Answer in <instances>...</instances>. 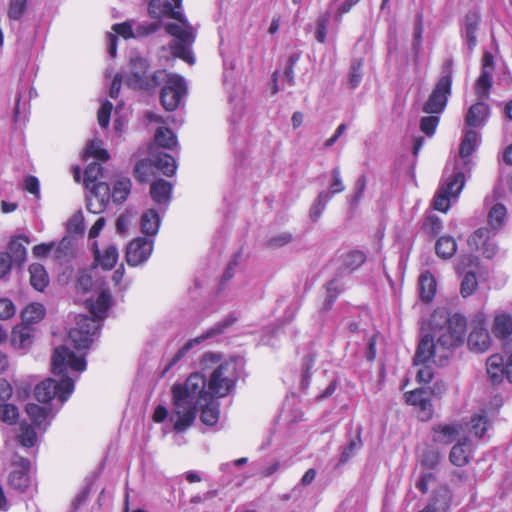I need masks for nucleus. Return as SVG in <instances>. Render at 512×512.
<instances>
[{
  "label": "nucleus",
  "mask_w": 512,
  "mask_h": 512,
  "mask_svg": "<svg viewBox=\"0 0 512 512\" xmlns=\"http://www.w3.org/2000/svg\"><path fill=\"white\" fill-rule=\"evenodd\" d=\"M487 374L493 383H500L506 377L505 360L502 355H491L486 363Z\"/></svg>",
  "instance_id": "obj_21"
},
{
  "label": "nucleus",
  "mask_w": 512,
  "mask_h": 512,
  "mask_svg": "<svg viewBox=\"0 0 512 512\" xmlns=\"http://www.w3.org/2000/svg\"><path fill=\"white\" fill-rule=\"evenodd\" d=\"M439 118L437 116H426L421 119L420 128L426 135L431 136L434 134L438 125Z\"/></svg>",
  "instance_id": "obj_61"
},
{
  "label": "nucleus",
  "mask_w": 512,
  "mask_h": 512,
  "mask_svg": "<svg viewBox=\"0 0 512 512\" xmlns=\"http://www.w3.org/2000/svg\"><path fill=\"white\" fill-rule=\"evenodd\" d=\"M45 308L40 303H31L22 312V319L25 324H34L44 318Z\"/></svg>",
  "instance_id": "obj_36"
},
{
  "label": "nucleus",
  "mask_w": 512,
  "mask_h": 512,
  "mask_svg": "<svg viewBox=\"0 0 512 512\" xmlns=\"http://www.w3.org/2000/svg\"><path fill=\"white\" fill-rule=\"evenodd\" d=\"M156 143L166 149H172L177 145V139L175 134L165 127H161L156 131L155 134Z\"/></svg>",
  "instance_id": "obj_41"
},
{
  "label": "nucleus",
  "mask_w": 512,
  "mask_h": 512,
  "mask_svg": "<svg viewBox=\"0 0 512 512\" xmlns=\"http://www.w3.org/2000/svg\"><path fill=\"white\" fill-rule=\"evenodd\" d=\"M342 269L353 272L361 267L366 261V255L359 250H352L342 255Z\"/></svg>",
  "instance_id": "obj_32"
},
{
  "label": "nucleus",
  "mask_w": 512,
  "mask_h": 512,
  "mask_svg": "<svg viewBox=\"0 0 512 512\" xmlns=\"http://www.w3.org/2000/svg\"><path fill=\"white\" fill-rule=\"evenodd\" d=\"M441 456L437 451L427 449L422 456V464L428 468H435L440 462Z\"/></svg>",
  "instance_id": "obj_63"
},
{
  "label": "nucleus",
  "mask_w": 512,
  "mask_h": 512,
  "mask_svg": "<svg viewBox=\"0 0 512 512\" xmlns=\"http://www.w3.org/2000/svg\"><path fill=\"white\" fill-rule=\"evenodd\" d=\"M153 251V241L144 237L132 240L126 250V261L131 266L144 263Z\"/></svg>",
  "instance_id": "obj_10"
},
{
  "label": "nucleus",
  "mask_w": 512,
  "mask_h": 512,
  "mask_svg": "<svg viewBox=\"0 0 512 512\" xmlns=\"http://www.w3.org/2000/svg\"><path fill=\"white\" fill-rule=\"evenodd\" d=\"M30 284L37 291H43L48 283L49 277L45 268L39 263H33L29 266Z\"/></svg>",
  "instance_id": "obj_30"
},
{
  "label": "nucleus",
  "mask_w": 512,
  "mask_h": 512,
  "mask_svg": "<svg viewBox=\"0 0 512 512\" xmlns=\"http://www.w3.org/2000/svg\"><path fill=\"white\" fill-rule=\"evenodd\" d=\"M112 108H113V105L109 101H106L101 105V107L98 111L97 118H98V123L102 128L108 127Z\"/></svg>",
  "instance_id": "obj_60"
},
{
  "label": "nucleus",
  "mask_w": 512,
  "mask_h": 512,
  "mask_svg": "<svg viewBox=\"0 0 512 512\" xmlns=\"http://www.w3.org/2000/svg\"><path fill=\"white\" fill-rule=\"evenodd\" d=\"M152 81L154 87L163 84L160 94L163 107L167 111L175 110L186 93L184 79L179 75L168 74L166 71L160 70L152 75Z\"/></svg>",
  "instance_id": "obj_7"
},
{
  "label": "nucleus",
  "mask_w": 512,
  "mask_h": 512,
  "mask_svg": "<svg viewBox=\"0 0 512 512\" xmlns=\"http://www.w3.org/2000/svg\"><path fill=\"white\" fill-rule=\"evenodd\" d=\"M131 191V181L128 178H120L114 183L111 197L115 203H123Z\"/></svg>",
  "instance_id": "obj_37"
},
{
  "label": "nucleus",
  "mask_w": 512,
  "mask_h": 512,
  "mask_svg": "<svg viewBox=\"0 0 512 512\" xmlns=\"http://www.w3.org/2000/svg\"><path fill=\"white\" fill-rule=\"evenodd\" d=\"M19 443L24 447H32L37 441V435L32 426L22 423L17 435Z\"/></svg>",
  "instance_id": "obj_44"
},
{
  "label": "nucleus",
  "mask_w": 512,
  "mask_h": 512,
  "mask_svg": "<svg viewBox=\"0 0 512 512\" xmlns=\"http://www.w3.org/2000/svg\"><path fill=\"white\" fill-rule=\"evenodd\" d=\"M362 65L363 63L361 60H355L351 64L348 76V85L352 89L358 87L362 80Z\"/></svg>",
  "instance_id": "obj_54"
},
{
  "label": "nucleus",
  "mask_w": 512,
  "mask_h": 512,
  "mask_svg": "<svg viewBox=\"0 0 512 512\" xmlns=\"http://www.w3.org/2000/svg\"><path fill=\"white\" fill-rule=\"evenodd\" d=\"M488 116V105L484 102H477L468 109L465 122L469 127L478 128L485 124Z\"/></svg>",
  "instance_id": "obj_20"
},
{
  "label": "nucleus",
  "mask_w": 512,
  "mask_h": 512,
  "mask_svg": "<svg viewBox=\"0 0 512 512\" xmlns=\"http://www.w3.org/2000/svg\"><path fill=\"white\" fill-rule=\"evenodd\" d=\"M459 434V428L455 424H440L433 428V441L441 444L452 443Z\"/></svg>",
  "instance_id": "obj_27"
},
{
  "label": "nucleus",
  "mask_w": 512,
  "mask_h": 512,
  "mask_svg": "<svg viewBox=\"0 0 512 512\" xmlns=\"http://www.w3.org/2000/svg\"><path fill=\"white\" fill-rule=\"evenodd\" d=\"M342 290H343V286L341 285V283L339 282L338 279L334 278L331 281H329L326 285L327 295L324 300L322 309L325 311H328L332 307L334 301L336 300L338 295L342 292Z\"/></svg>",
  "instance_id": "obj_39"
},
{
  "label": "nucleus",
  "mask_w": 512,
  "mask_h": 512,
  "mask_svg": "<svg viewBox=\"0 0 512 512\" xmlns=\"http://www.w3.org/2000/svg\"><path fill=\"white\" fill-rule=\"evenodd\" d=\"M102 167L99 163L92 162L90 163L84 173V184L86 186H91L92 183L99 181L102 178Z\"/></svg>",
  "instance_id": "obj_50"
},
{
  "label": "nucleus",
  "mask_w": 512,
  "mask_h": 512,
  "mask_svg": "<svg viewBox=\"0 0 512 512\" xmlns=\"http://www.w3.org/2000/svg\"><path fill=\"white\" fill-rule=\"evenodd\" d=\"M33 331L28 324L15 327L11 333V345L16 349H25L32 344Z\"/></svg>",
  "instance_id": "obj_26"
},
{
  "label": "nucleus",
  "mask_w": 512,
  "mask_h": 512,
  "mask_svg": "<svg viewBox=\"0 0 512 512\" xmlns=\"http://www.w3.org/2000/svg\"><path fill=\"white\" fill-rule=\"evenodd\" d=\"M160 227L159 214L154 209H149L141 217V230L144 234L154 236Z\"/></svg>",
  "instance_id": "obj_31"
},
{
  "label": "nucleus",
  "mask_w": 512,
  "mask_h": 512,
  "mask_svg": "<svg viewBox=\"0 0 512 512\" xmlns=\"http://www.w3.org/2000/svg\"><path fill=\"white\" fill-rule=\"evenodd\" d=\"M112 304V297L108 290H102L97 298L92 297L85 300L86 308L92 314V318L87 315H78L76 317V326L69 332V340L76 349H87L94 341L96 332L100 329V321L103 320Z\"/></svg>",
  "instance_id": "obj_5"
},
{
  "label": "nucleus",
  "mask_w": 512,
  "mask_h": 512,
  "mask_svg": "<svg viewBox=\"0 0 512 512\" xmlns=\"http://www.w3.org/2000/svg\"><path fill=\"white\" fill-rule=\"evenodd\" d=\"M154 162L153 160L144 159L137 162L134 168V176L140 182H146L154 173Z\"/></svg>",
  "instance_id": "obj_40"
},
{
  "label": "nucleus",
  "mask_w": 512,
  "mask_h": 512,
  "mask_svg": "<svg viewBox=\"0 0 512 512\" xmlns=\"http://www.w3.org/2000/svg\"><path fill=\"white\" fill-rule=\"evenodd\" d=\"M19 417L18 409L10 403L0 404V420L6 424H15Z\"/></svg>",
  "instance_id": "obj_47"
},
{
  "label": "nucleus",
  "mask_w": 512,
  "mask_h": 512,
  "mask_svg": "<svg viewBox=\"0 0 512 512\" xmlns=\"http://www.w3.org/2000/svg\"><path fill=\"white\" fill-rule=\"evenodd\" d=\"M479 23V17L476 13H469L465 17L464 35L467 40L468 48L470 51L476 46V30Z\"/></svg>",
  "instance_id": "obj_33"
},
{
  "label": "nucleus",
  "mask_w": 512,
  "mask_h": 512,
  "mask_svg": "<svg viewBox=\"0 0 512 512\" xmlns=\"http://www.w3.org/2000/svg\"><path fill=\"white\" fill-rule=\"evenodd\" d=\"M201 409V420L204 424L212 426L217 423L219 418L218 405L214 403L213 399L209 400L207 404L198 406Z\"/></svg>",
  "instance_id": "obj_38"
},
{
  "label": "nucleus",
  "mask_w": 512,
  "mask_h": 512,
  "mask_svg": "<svg viewBox=\"0 0 512 512\" xmlns=\"http://www.w3.org/2000/svg\"><path fill=\"white\" fill-rule=\"evenodd\" d=\"M435 250L439 257L449 259L455 254L457 244L454 238L450 236H443L437 240Z\"/></svg>",
  "instance_id": "obj_35"
},
{
  "label": "nucleus",
  "mask_w": 512,
  "mask_h": 512,
  "mask_svg": "<svg viewBox=\"0 0 512 512\" xmlns=\"http://www.w3.org/2000/svg\"><path fill=\"white\" fill-rule=\"evenodd\" d=\"M26 412L39 429H46L55 415L51 408L42 407L34 403L27 404Z\"/></svg>",
  "instance_id": "obj_17"
},
{
  "label": "nucleus",
  "mask_w": 512,
  "mask_h": 512,
  "mask_svg": "<svg viewBox=\"0 0 512 512\" xmlns=\"http://www.w3.org/2000/svg\"><path fill=\"white\" fill-rule=\"evenodd\" d=\"M453 61L448 59L443 64V76L439 79L427 102L423 107V111L428 114L441 113L446 104L448 96L451 92L452 85Z\"/></svg>",
  "instance_id": "obj_8"
},
{
  "label": "nucleus",
  "mask_w": 512,
  "mask_h": 512,
  "mask_svg": "<svg viewBox=\"0 0 512 512\" xmlns=\"http://www.w3.org/2000/svg\"><path fill=\"white\" fill-rule=\"evenodd\" d=\"M478 286L476 276L472 272L465 274L461 281V294L463 297H468L474 293Z\"/></svg>",
  "instance_id": "obj_56"
},
{
  "label": "nucleus",
  "mask_w": 512,
  "mask_h": 512,
  "mask_svg": "<svg viewBox=\"0 0 512 512\" xmlns=\"http://www.w3.org/2000/svg\"><path fill=\"white\" fill-rule=\"evenodd\" d=\"M490 230L487 228H479L468 238V245L471 249L480 251L481 246H486L490 240Z\"/></svg>",
  "instance_id": "obj_43"
},
{
  "label": "nucleus",
  "mask_w": 512,
  "mask_h": 512,
  "mask_svg": "<svg viewBox=\"0 0 512 512\" xmlns=\"http://www.w3.org/2000/svg\"><path fill=\"white\" fill-rule=\"evenodd\" d=\"M361 447H362V441L358 434L355 436V438L351 439L349 441V443L347 444V446L344 448L341 458H340V463L341 464L346 463L349 459H351L356 454L357 451H359L361 449Z\"/></svg>",
  "instance_id": "obj_53"
},
{
  "label": "nucleus",
  "mask_w": 512,
  "mask_h": 512,
  "mask_svg": "<svg viewBox=\"0 0 512 512\" xmlns=\"http://www.w3.org/2000/svg\"><path fill=\"white\" fill-rule=\"evenodd\" d=\"M181 3L182 0H151L149 14L155 19L169 17L176 20V22L165 26L166 32L174 37L170 45L172 54L193 64L194 58L190 47L195 41V31L180 11Z\"/></svg>",
  "instance_id": "obj_4"
},
{
  "label": "nucleus",
  "mask_w": 512,
  "mask_h": 512,
  "mask_svg": "<svg viewBox=\"0 0 512 512\" xmlns=\"http://www.w3.org/2000/svg\"><path fill=\"white\" fill-rule=\"evenodd\" d=\"M292 239L293 236L291 233L281 232L269 239L268 246L272 248H280L290 243Z\"/></svg>",
  "instance_id": "obj_62"
},
{
  "label": "nucleus",
  "mask_w": 512,
  "mask_h": 512,
  "mask_svg": "<svg viewBox=\"0 0 512 512\" xmlns=\"http://www.w3.org/2000/svg\"><path fill=\"white\" fill-rule=\"evenodd\" d=\"M206 378L200 373H192L184 383H176L172 388L174 429L182 432L193 423L198 406L207 404L213 395L206 390Z\"/></svg>",
  "instance_id": "obj_3"
},
{
  "label": "nucleus",
  "mask_w": 512,
  "mask_h": 512,
  "mask_svg": "<svg viewBox=\"0 0 512 512\" xmlns=\"http://www.w3.org/2000/svg\"><path fill=\"white\" fill-rule=\"evenodd\" d=\"M223 325H217L205 333H203L201 336L194 338L193 340L186 343L172 358V360L169 362V364L164 369L163 373H166L172 366H174L185 354L186 352L195 344H199L203 340H206L208 338H211L215 335H218L223 332Z\"/></svg>",
  "instance_id": "obj_19"
},
{
  "label": "nucleus",
  "mask_w": 512,
  "mask_h": 512,
  "mask_svg": "<svg viewBox=\"0 0 512 512\" xmlns=\"http://www.w3.org/2000/svg\"><path fill=\"white\" fill-rule=\"evenodd\" d=\"M26 412L39 429H46L55 415L51 408L42 407L34 403L27 404Z\"/></svg>",
  "instance_id": "obj_18"
},
{
  "label": "nucleus",
  "mask_w": 512,
  "mask_h": 512,
  "mask_svg": "<svg viewBox=\"0 0 512 512\" xmlns=\"http://www.w3.org/2000/svg\"><path fill=\"white\" fill-rule=\"evenodd\" d=\"M155 168L161 171L165 176L171 177L175 174L177 165L175 159L166 153H159L153 160Z\"/></svg>",
  "instance_id": "obj_34"
},
{
  "label": "nucleus",
  "mask_w": 512,
  "mask_h": 512,
  "mask_svg": "<svg viewBox=\"0 0 512 512\" xmlns=\"http://www.w3.org/2000/svg\"><path fill=\"white\" fill-rule=\"evenodd\" d=\"M331 12L326 11L319 15L316 20L315 39L319 43H325L327 38V28L330 24Z\"/></svg>",
  "instance_id": "obj_42"
},
{
  "label": "nucleus",
  "mask_w": 512,
  "mask_h": 512,
  "mask_svg": "<svg viewBox=\"0 0 512 512\" xmlns=\"http://www.w3.org/2000/svg\"><path fill=\"white\" fill-rule=\"evenodd\" d=\"M468 442L467 438H463L452 447L449 459L453 465L462 467L469 462L470 446Z\"/></svg>",
  "instance_id": "obj_25"
},
{
  "label": "nucleus",
  "mask_w": 512,
  "mask_h": 512,
  "mask_svg": "<svg viewBox=\"0 0 512 512\" xmlns=\"http://www.w3.org/2000/svg\"><path fill=\"white\" fill-rule=\"evenodd\" d=\"M431 332L418 344L414 364H425L432 360L443 365L453 351L463 344L466 334V319L459 315H450L443 308L436 309L430 318Z\"/></svg>",
  "instance_id": "obj_1"
},
{
  "label": "nucleus",
  "mask_w": 512,
  "mask_h": 512,
  "mask_svg": "<svg viewBox=\"0 0 512 512\" xmlns=\"http://www.w3.org/2000/svg\"><path fill=\"white\" fill-rule=\"evenodd\" d=\"M492 332L497 338L505 339L512 334V316L499 313L494 317Z\"/></svg>",
  "instance_id": "obj_29"
},
{
  "label": "nucleus",
  "mask_w": 512,
  "mask_h": 512,
  "mask_svg": "<svg viewBox=\"0 0 512 512\" xmlns=\"http://www.w3.org/2000/svg\"><path fill=\"white\" fill-rule=\"evenodd\" d=\"M86 188L90 191V195L102 199V201L109 202L110 187L107 183L97 181L92 183L91 186H86Z\"/></svg>",
  "instance_id": "obj_49"
},
{
  "label": "nucleus",
  "mask_w": 512,
  "mask_h": 512,
  "mask_svg": "<svg viewBox=\"0 0 512 512\" xmlns=\"http://www.w3.org/2000/svg\"><path fill=\"white\" fill-rule=\"evenodd\" d=\"M478 133L474 130H468L460 144L459 157L461 165L467 166L470 162L469 157L475 150L478 142Z\"/></svg>",
  "instance_id": "obj_23"
},
{
  "label": "nucleus",
  "mask_w": 512,
  "mask_h": 512,
  "mask_svg": "<svg viewBox=\"0 0 512 512\" xmlns=\"http://www.w3.org/2000/svg\"><path fill=\"white\" fill-rule=\"evenodd\" d=\"M22 241L29 243L26 236H17L12 238L8 245L11 261L17 266H22L27 258V250Z\"/></svg>",
  "instance_id": "obj_22"
},
{
  "label": "nucleus",
  "mask_w": 512,
  "mask_h": 512,
  "mask_svg": "<svg viewBox=\"0 0 512 512\" xmlns=\"http://www.w3.org/2000/svg\"><path fill=\"white\" fill-rule=\"evenodd\" d=\"M465 184L464 169L460 167V163L453 166L451 174L447 177L444 184L440 187L445 193L452 198H457Z\"/></svg>",
  "instance_id": "obj_13"
},
{
  "label": "nucleus",
  "mask_w": 512,
  "mask_h": 512,
  "mask_svg": "<svg viewBox=\"0 0 512 512\" xmlns=\"http://www.w3.org/2000/svg\"><path fill=\"white\" fill-rule=\"evenodd\" d=\"M418 283L420 298L425 302H430L435 296L437 287L434 276L429 271H425L421 273Z\"/></svg>",
  "instance_id": "obj_28"
},
{
  "label": "nucleus",
  "mask_w": 512,
  "mask_h": 512,
  "mask_svg": "<svg viewBox=\"0 0 512 512\" xmlns=\"http://www.w3.org/2000/svg\"><path fill=\"white\" fill-rule=\"evenodd\" d=\"M13 470L9 475V484L14 489L25 491L29 484V461L21 456L15 455L12 461Z\"/></svg>",
  "instance_id": "obj_11"
},
{
  "label": "nucleus",
  "mask_w": 512,
  "mask_h": 512,
  "mask_svg": "<svg viewBox=\"0 0 512 512\" xmlns=\"http://www.w3.org/2000/svg\"><path fill=\"white\" fill-rule=\"evenodd\" d=\"M69 234L81 235L84 232V216L81 211L74 213L67 222Z\"/></svg>",
  "instance_id": "obj_51"
},
{
  "label": "nucleus",
  "mask_w": 512,
  "mask_h": 512,
  "mask_svg": "<svg viewBox=\"0 0 512 512\" xmlns=\"http://www.w3.org/2000/svg\"><path fill=\"white\" fill-rule=\"evenodd\" d=\"M331 178L332 180L329 186V191H326V193H329L330 199L334 194L341 193L345 190V185L343 183L339 167L333 168L331 171Z\"/></svg>",
  "instance_id": "obj_52"
},
{
  "label": "nucleus",
  "mask_w": 512,
  "mask_h": 512,
  "mask_svg": "<svg viewBox=\"0 0 512 512\" xmlns=\"http://www.w3.org/2000/svg\"><path fill=\"white\" fill-rule=\"evenodd\" d=\"M491 344L488 330L481 324H476L468 336V346L472 351L485 352Z\"/></svg>",
  "instance_id": "obj_15"
},
{
  "label": "nucleus",
  "mask_w": 512,
  "mask_h": 512,
  "mask_svg": "<svg viewBox=\"0 0 512 512\" xmlns=\"http://www.w3.org/2000/svg\"><path fill=\"white\" fill-rule=\"evenodd\" d=\"M27 0H10L8 8V16L12 20H19L25 9Z\"/></svg>",
  "instance_id": "obj_57"
},
{
  "label": "nucleus",
  "mask_w": 512,
  "mask_h": 512,
  "mask_svg": "<svg viewBox=\"0 0 512 512\" xmlns=\"http://www.w3.org/2000/svg\"><path fill=\"white\" fill-rule=\"evenodd\" d=\"M85 156L94 157L101 161H107L109 159L108 152L103 149L102 142L100 140H92L86 148Z\"/></svg>",
  "instance_id": "obj_48"
},
{
  "label": "nucleus",
  "mask_w": 512,
  "mask_h": 512,
  "mask_svg": "<svg viewBox=\"0 0 512 512\" xmlns=\"http://www.w3.org/2000/svg\"><path fill=\"white\" fill-rule=\"evenodd\" d=\"M82 372L86 369V362L83 357H77L66 346L55 348L52 356V371L61 377L59 381L47 378L39 383L34 389V395L39 402L47 403L57 399L62 405L74 391V381L66 376L67 369Z\"/></svg>",
  "instance_id": "obj_2"
},
{
  "label": "nucleus",
  "mask_w": 512,
  "mask_h": 512,
  "mask_svg": "<svg viewBox=\"0 0 512 512\" xmlns=\"http://www.w3.org/2000/svg\"><path fill=\"white\" fill-rule=\"evenodd\" d=\"M95 260L104 270H111L116 265L119 252L115 245H108L103 251H100L95 241L92 245Z\"/></svg>",
  "instance_id": "obj_16"
},
{
  "label": "nucleus",
  "mask_w": 512,
  "mask_h": 512,
  "mask_svg": "<svg viewBox=\"0 0 512 512\" xmlns=\"http://www.w3.org/2000/svg\"><path fill=\"white\" fill-rule=\"evenodd\" d=\"M130 71L125 78L126 84L134 89H152L154 82L152 76H148L149 63L139 55L130 57Z\"/></svg>",
  "instance_id": "obj_9"
},
{
  "label": "nucleus",
  "mask_w": 512,
  "mask_h": 512,
  "mask_svg": "<svg viewBox=\"0 0 512 512\" xmlns=\"http://www.w3.org/2000/svg\"><path fill=\"white\" fill-rule=\"evenodd\" d=\"M329 201V193H326V191H321L318 194L317 198L315 199L314 203L310 208V218L312 219V221L316 222L320 218Z\"/></svg>",
  "instance_id": "obj_45"
},
{
  "label": "nucleus",
  "mask_w": 512,
  "mask_h": 512,
  "mask_svg": "<svg viewBox=\"0 0 512 512\" xmlns=\"http://www.w3.org/2000/svg\"><path fill=\"white\" fill-rule=\"evenodd\" d=\"M506 217V208L504 205L497 203L489 210L488 222L493 229L499 228Z\"/></svg>",
  "instance_id": "obj_46"
},
{
  "label": "nucleus",
  "mask_w": 512,
  "mask_h": 512,
  "mask_svg": "<svg viewBox=\"0 0 512 512\" xmlns=\"http://www.w3.org/2000/svg\"><path fill=\"white\" fill-rule=\"evenodd\" d=\"M107 201H102L97 197L90 195L87 198V210L93 214H99L103 212L107 206Z\"/></svg>",
  "instance_id": "obj_64"
},
{
  "label": "nucleus",
  "mask_w": 512,
  "mask_h": 512,
  "mask_svg": "<svg viewBox=\"0 0 512 512\" xmlns=\"http://www.w3.org/2000/svg\"><path fill=\"white\" fill-rule=\"evenodd\" d=\"M488 429V419L485 415H475L471 419V431L473 434L481 438Z\"/></svg>",
  "instance_id": "obj_55"
},
{
  "label": "nucleus",
  "mask_w": 512,
  "mask_h": 512,
  "mask_svg": "<svg viewBox=\"0 0 512 512\" xmlns=\"http://www.w3.org/2000/svg\"><path fill=\"white\" fill-rule=\"evenodd\" d=\"M451 198V196L439 188L434 199V208L438 211L446 212L450 207Z\"/></svg>",
  "instance_id": "obj_59"
},
{
  "label": "nucleus",
  "mask_w": 512,
  "mask_h": 512,
  "mask_svg": "<svg viewBox=\"0 0 512 512\" xmlns=\"http://www.w3.org/2000/svg\"><path fill=\"white\" fill-rule=\"evenodd\" d=\"M201 365L204 370L212 369L208 387L213 396L225 397L232 391L237 378L235 363L220 362L217 355L206 353L202 358Z\"/></svg>",
  "instance_id": "obj_6"
},
{
  "label": "nucleus",
  "mask_w": 512,
  "mask_h": 512,
  "mask_svg": "<svg viewBox=\"0 0 512 512\" xmlns=\"http://www.w3.org/2000/svg\"><path fill=\"white\" fill-rule=\"evenodd\" d=\"M406 402L420 408L419 418L422 421L429 420L432 417L433 409L431 402L425 397L423 389H415L405 394Z\"/></svg>",
  "instance_id": "obj_14"
},
{
  "label": "nucleus",
  "mask_w": 512,
  "mask_h": 512,
  "mask_svg": "<svg viewBox=\"0 0 512 512\" xmlns=\"http://www.w3.org/2000/svg\"><path fill=\"white\" fill-rule=\"evenodd\" d=\"M16 313V307L8 298L0 299V320H8Z\"/></svg>",
  "instance_id": "obj_58"
},
{
  "label": "nucleus",
  "mask_w": 512,
  "mask_h": 512,
  "mask_svg": "<svg viewBox=\"0 0 512 512\" xmlns=\"http://www.w3.org/2000/svg\"><path fill=\"white\" fill-rule=\"evenodd\" d=\"M494 71V59L493 55L486 51L482 58V71L479 76L475 91L476 94L480 97H486L489 93V90L492 85V75Z\"/></svg>",
  "instance_id": "obj_12"
},
{
  "label": "nucleus",
  "mask_w": 512,
  "mask_h": 512,
  "mask_svg": "<svg viewBox=\"0 0 512 512\" xmlns=\"http://www.w3.org/2000/svg\"><path fill=\"white\" fill-rule=\"evenodd\" d=\"M172 184L164 179H159L151 183L150 194L152 199L158 204H167L170 201Z\"/></svg>",
  "instance_id": "obj_24"
}]
</instances>
